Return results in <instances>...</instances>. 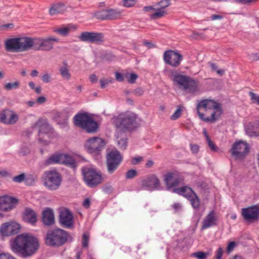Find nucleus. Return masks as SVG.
<instances>
[{"label":"nucleus","instance_id":"57","mask_svg":"<svg viewBox=\"0 0 259 259\" xmlns=\"http://www.w3.org/2000/svg\"><path fill=\"white\" fill-rule=\"evenodd\" d=\"M0 259H16L14 256L9 253H0Z\"/></svg>","mask_w":259,"mask_h":259},{"label":"nucleus","instance_id":"6","mask_svg":"<svg viewBox=\"0 0 259 259\" xmlns=\"http://www.w3.org/2000/svg\"><path fill=\"white\" fill-rule=\"evenodd\" d=\"M44 186L49 190L55 191L59 188L62 177L61 174L55 170L46 171L42 177Z\"/></svg>","mask_w":259,"mask_h":259},{"label":"nucleus","instance_id":"2","mask_svg":"<svg viewBox=\"0 0 259 259\" xmlns=\"http://www.w3.org/2000/svg\"><path fill=\"white\" fill-rule=\"evenodd\" d=\"M196 110L199 117L205 122H213L222 113L221 104L209 99L200 101Z\"/></svg>","mask_w":259,"mask_h":259},{"label":"nucleus","instance_id":"35","mask_svg":"<svg viewBox=\"0 0 259 259\" xmlns=\"http://www.w3.org/2000/svg\"><path fill=\"white\" fill-rule=\"evenodd\" d=\"M63 63L64 66L60 68V73L63 78L68 80L70 78L71 74L69 73L68 68H67V63L66 62H64Z\"/></svg>","mask_w":259,"mask_h":259},{"label":"nucleus","instance_id":"21","mask_svg":"<svg viewBox=\"0 0 259 259\" xmlns=\"http://www.w3.org/2000/svg\"><path fill=\"white\" fill-rule=\"evenodd\" d=\"M20 229V226L15 222H7L3 224L1 227V232L3 235L10 236L17 234Z\"/></svg>","mask_w":259,"mask_h":259},{"label":"nucleus","instance_id":"56","mask_svg":"<svg viewBox=\"0 0 259 259\" xmlns=\"http://www.w3.org/2000/svg\"><path fill=\"white\" fill-rule=\"evenodd\" d=\"M236 243L235 242H234V241L230 242L229 243V244L227 247V252L228 253L231 252L234 249V248L236 246Z\"/></svg>","mask_w":259,"mask_h":259},{"label":"nucleus","instance_id":"13","mask_svg":"<svg viewBox=\"0 0 259 259\" xmlns=\"http://www.w3.org/2000/svg\"><path fill=\"white\" fill-rule=\"evenodd\" d=\"M241 214L245 221L253 223L259 220V206L255 205L243 208L241 210Z\"/></svg>","mask_w":259,"mask_h":259},{"label":"nucleus","instance_id":"20","mask_svg":"<svg viewBox=\"0 0 259 259\" xmlns=\"http://www.w3.org/2000/svg\"><path fill=\"white\" fill-rule=\"evenodd\" d=\"M18 200L16 198L8 196H3L0 197V210L8 211L13 209Z\"/></svg>","mask_w":259,"mask_h":259},{"label":"nucleus","instance_id":"12","mask_svg":"<svg viewBox=\"0 0 259 259\" xmlns=\"http://www.w3.org/2000/svg\"><path fill=\"white\" fill-rule=\"evenodd\" d=\"M121 12L113 9H103L95 13L94 16L100 20H113L121 17Z\"/></svg>","mask_w":259,"mask_h":259},{"label":"nucleus","instance_id":"22","mask_svg":"<svg viewBox=\"0 0 259 259\" xmlns=\"http://www.w3.org/2000/svg\"><path fill=\"white\" fill-rule=\"evenodd\" d=\"M20 52L35 50V38L29 37H18Z\"/></svg>","mask_w":259,"mask_h":259},{"label":"nucleus","instance_id":"29","mask_svg":"<svg viewBox=\"0 0 259 259\" xmlns=\"http://www.w3.org/2000/svg\"><path fill=\"white\" fill-rule=\"evenodd\" d=\"M245 132L250 137H257L259 136V121H255L250 122L245 127Z\"/></svg>","mask_w":259,"mask_h":259},{"label":"nucleus","instance_id":"11","mask_svg":"<svg viewBox=\"0 0 259 259\" xmlns=\"http://www.w3.org/2000/svg\"><path fill=\"white\" fill-rule=\"evenodd\" d=\"M58 41L59 39L54 36L35 38V50L51 51L53 49L54 43Z\"/></svg>","mask_w":259,"mask_h":259},{"label":"nucleus","instance_id":"42","mask_svg":"<svg viewBox=\"0 0 259 259\" xmlns=\"http://www.w3.org/2000/svg\"><path fill=\"white\" fill-rule=\"evenodd\" d=\"M182 107L181 106L178 107L176 111L170 116V119L171 120H176L181 116L182 112Z\"/></svg>","mask_w":259,"mask_h":259},{"label":"nucleus","instance_id":"28","mask_svg":"<svg viewBox=\"0 0 259 259\" xmlns=\"http://www.w3.org/2000/svg\"><path fill=\"white\" fill-rule=\"evenodd\" d=\"M217 219L215 216V212L213 210L209 212V213L205 217L201 227L202 230H204L210 227L216 226Z\"/></svg>","mask_w":259,"mask_h":259},{"label":"nucleus","instance_id":"52","mask_svg":"<svg viewBox=\"0 0 259 259\" xmlns=\"http://www.w3.org/2000/svg\"><path fill=\"white\" fill-rule=\"evenodd\" d=\"M89 241V236L86 233H84L82 235V246L87 247L88 246Z\"/></svg>","mask_w":259,"mask_h":259},{"label":"nucleus","instance_id":"3","mask_svg":"<svg viewBox=\"0 0 259 259\" xmlns=\"http://www.w3.org/2000/svg\"><path fill=\"white\" fill-rule=\"evenodd\" d=\"M136 114L131 112L122 113L113 118V122L116 128L125 132L133 131L136 128L137 119Z\"/></svg>","mask_w":259,"mask_h":259},{"label":"nucleus","instance_id":"41","mask_svg":"<svg viewBox=\"0 0 259 259\" xmlns=\"http://www.w3.org/2000/svg\"><path fill=\"white\" fill-rule=\"evenodd\" d=\"M8 110H4L0 113V122L8 124L7 116L9 114L7 113Z\"/></svg>","mask_w":259,"mask_h":259},{"label":"nucleus","instance_id":"45","mask_svg":"<svg viewBox=\"0 0 259 259\" xmlns=\"http://www.w3.org/2000/svg\"><path fill=\"white\" fill-rule=\"evenodd\" d=\"M25 175L23 173L13 178L12 180L14 182L20 183L25 180Z\"/></svg>","mask_w":259,"mask_h":259},{"label":"nucleus","instance_id":"43","mask_svg":"<svg viewBox=\"0 0 259 259\" xmlns=\"http://www.w3.org/2000/svg\"><path fill=\"white\" fill-rule=\"evenodd\" d=\"M206 140L207 142L208 145L211 151L216 152L218 150V148L216 146L215 144L211 140L208 135H206Z\"/></svg>","mask_w":259,"mask_h":259},{"label":"nucleus","instance_id":"18","mask_svg":"<svg viewBox=\"0 0 259 259\" xmlns=\"http://www.w3.org/2000/svg\"><path fill=\"white\" fill-rule=\"evenodd\" d=\"M34 127L39 128V141L45 144H48L49 143L48 141L44 140V135L48 136V134L51 132L52 128L50 125L46 120L39 119L35 122L34 125Z\"/></svg>","mask_w":259,"mask_h":259},{"label":"nucleus","instance_id":"64","mask_svg":"<svg viewBox=\"0 0 259 259\" xmlns=\"http://www.w3.org/2000/svg\"><path fill=\"white\" fill-rule=\"evenodd\" d=\"M115 78L119 82H121L124 80V77L123 75L119 72H116L115 73Z\"/></svg>","mask_w":259,"mask_h":259},{"label":"nucleus","instance_id":"60","mask_svg":"<svg viewBox=\"0 0 259 259\" xmlns=\"http://www.w3.org/2000/svg\"><path fill=\"white\" fill-rule=\"evenodd\" d=\"M249 58L251 61H257L259 60V53H252L249 55Z\"/></svg>","mask_w":259,"mask_h":259},{"label":"nucleus","instance_id":"26","mask_svg":"<svg viewBox=\"0 0 259 259\" xmlns=\"http://www.w3.org/2000/svg\"><path fill=\"white\" fill-rule=\"evenodd\" d=\"M36 212L31 208L26 207L23 213V220L24 222L33 226L37 222Z\"/></svg>","mask_w":259,"mask_h":259},{"label":"nucleus","instance_id":"39","mask_svg":"<svg viewBox=\"0 0 259 259\" xmlns=\"http://www.w3.org/2000/svg\"><path fill=\"white\" fill-rule=\"evenodd\" d=\"M20 82L17 80L14 82H9L4 85V89L7 91H11L12 90H16L20 87Z\"/></svg>","mask_w":259,"mask_h":259},{"label":"nucleus","instance_id":"1","mask_svg":"<svg viewBox=\"0 0 259 259\" xmlns=\"http://www.w3.org/2000/svg\"><path fill=\"white\" fill-rule=\"evenodd\" d=\"M12 251L21 257L26 258L33 255L38 249V240L32 235L22 233L10 241Z\"/></svg>","mask_w":259,"mask_h":259},{"label":"nucleus","instance_id":"54","mask_svg":"<svg viewBox=\"0 0 259 259\" xmlns=\"http://www.w3.org/2000/svg\"><path fill=\"white\" fill-rule=\"evenodd\" d=\"M101 87L102 89H104L107 85L112 82V80L103 79H102L100 81Z\"/></svg>","mask_w":259,"mask_h":259},{"label":"nucleus","instance_id":"37","mask_svg":"<svg viewBox=\"0 0 259 259\" xmlns=\"http://www.w3.org/2000/svg\"><path fill=\"white\" fill-rule=\"evenodd\" d=\"M116 140L119 148L122 150H125L127 147V139L126 137L120 138L119 135L116 136Z\"/></svg>","mask_w":259,"mask_h":259},{"label":"nucleus","instance_id":"50","mask_svg":"<svg viewBox=\"0 0 259 259\" xmlns=\"http://www.w3.org/2000/svg\"><path fill=\"white\" fill-rule=\"evenodd\" d=\"M172 208L174 209L175 213H179L182 210V205L180 203H175L171 205Z\"/></svg>","mask_w":259,"mask_h":259},{"label":"nucleus","instance_id":"63","mask_svg":"<svg viewBox=\"0 0 259 259\" xmlns=\"http://www.w3.org/2000/svg\"><path fill=\"white\" fill-rule=\"evenodd\" d=\"M143 45L146 46L148 49H151L156 47L155 44L151 42L148 41L147 40L143 41Z\"/></svg>","mask_w":259,"mask_h":259},{"label":"nucleus","instance_id":"23","mask_svg":"<svg viewBox=\"0 0 259 259\" xmlns=\"http://www.w3.org/2000/svg\"><path fill=\"white\" fill-rule=\"evenodd\" d=\"M169 78L175 83L182 87H184L187 82L189 76L180 74L175 69H170L168 70Z\"/></svg>","mask_w":259,"mask_h":259},{"label":"nucleus","instance_id":"49","mask_svg":"<svg viewBox=\"0 0 259 259\" xmlns=\"http://www.w3.org/2000/svg\"><path fill=\"white\" fill-rule=\"evenodd\" d=\"M36 177L32 175H30L27 177H25V183L27 185H31L34 182V181L36 180Z\"/></svg>","mask_w":259,"mask_h":259},{"label":"nucleus","instance_id":"58","mask_svg":"<svg viewBox=\"0 0 259 259\" xmlns=\"http://www.w3.org/2000/svg\"><path fill=\"white\" fill-rule=\"evenodd\" d=\"M143 160V157L141 156H138L134 157L132 160V164L133 165H136L138 163L140 162Z\"/></svg>","mask_w":259,"mask_h":259},{"label":"nucleus","instance_id":"9","mask_svg":"<svg viewBox=\"0 0 259 259\" xmlns=\"http://www.w3.org/2000/svg\"><path fill=\"white\" fill-rule=\"evenodd\" d=\"M45 163L47 165L62 164L73 169H75L76 167L75 159L71 156L65 154L53 155L46 160Z\"/></svg>","mask_w":259,"mask_h":259},{"label":"nucleus","instance_id":"30","mask_svg":"<svg viewBox=\"0 0 259 259\" xmlns=\"http://www.w3.org/2000/svg\"><path fill=\"white\" fill-rule=\"evenodd\" d=\"M183 88L190 93H195L199 90L198 81L189 76Z\"/></svg>","mask_w":259,"mask_h":259},{"label":"nucleus","instance_id":"53","mask_svg":"<svg viewBox=\"0 0 259 259\" xmlns=\"http://www.w3.org/2000/svg\"><path fill=\"white\" fill-rule=\"evenodd\" d=\"M138 78V75L135 73H131L129 76H127V81L129 83H135L136 79Z\"/></svg>","mask_w":259,"mask_h":259},{"label":"nucleus","instance_id":"51","mask_svg":"<svg viewBox=\"0 0 259 259\" xmlns=\"http://www.w3.org/2000/svg\"><path fill=\"white\" fill-rule=\"evenodd\" d=\"M144 90L142 88H138L131 91V93L134 95L139 97L143 95Z\"/></svg>","mask_w":259,"mask_h":259},{"label":"nucleus","instance_id":"4","mask_svg":"<svg viewBox=\"0 0 259 259\" xmlns=\"http://www.w3.org/2000/svg\"><path fill=\"white\" fill-rule=\"evenodd\" d=\"M74 125L87 132L94 133L97 131L99 124L87 112L79 113L73 117Z\"/></svg>","mask_w":259,"mask_h":259},{"label":"nucleus","instance_id":"47","mask_svg":"<svg viewBox=\"0 0 259 259\" xmlns=\"http://www.w3.org/2000/svg\"><path fill=\"white\" fill-rule=\"evenodd\" d=\"M30 152V148L26 146H22L19 150V154L22 156H25L29 154Z\"/></svg>","mask_w":259,"mask_h":259},{"label":"nucleus","instance_id":"62","mask_svg":"<svg viewBox=\"0 0 259 259\" xmlns=\"http://www.w3.org/2000/svg\"><path fill=\"white\" fill-rule=\"evenodd\" d=\"M190 148L193 153H197L199 151V146L197 145L191 144Z\"/></svg>","mask_w":259,"mask_h":259},{"label":"nucleus","instance_id":"32","mask_svg":"<svg viewBox=\"0 0 259 259\" xmlns=\"http://www.w3.org/2000/svg\"><path fill=\"white\" fill-rule=\"evenodd\" d=\"M66 11V7L64 4L60 3L52 5L49 10L51 15H54L58 14H63Z\"/></svg>","mask_w":259,"mask_h":259},{"label":"nucleus","instance_id":"44","mask_svg":"<svg viewBox=\"0 0 259 259\" xmlns=\"http://www.w3.org/2000/svg\"><path fill=\"white\" fill-rule=\"evenodd\" d=\"M137 171L135 169L128 170L125 174V178L126 179H132L137 176Z\"/></svg>","mask_w":259,"mask_h":259},{"label":"nucleus","instance_id":"15","mask_svg":"<svg viewBox=\"0 0 259 259\" xmlns=\"http://www.w3.org/2000/svg\"><path fill=\"white\" fill-rule=\"evenodd\" d=\"M104 146V141L99 137L90 138L85 144V147L88 151L91 153L95 154H98Z\"/></svg>","mask_w":259,"mask_h":259},{"label":"nucleus","instance_id":"40","mask_svg":"<svg viewBox=\"0 0 259 259\" xmlns=\"http://www.w3.org/2000/svg\"><path fill=\"white\" fill-rule=\"evenodd\" d=\"M170 0H161L158 2L155 6L164 10V9L170 6Z\"/></svg>","mask_w":259,"mask_h":259},{"label":"nucleus","instance_id":"61","mask_svg":"<svg viewBox=\"0 0 259 259\" xmlns=\"http://www.w3.org/2000/svg\"><path fill=\"white\" fill-rule=\"evenodd\" d=\"M41 79L43 82L48 83L51 81V76L49 74L46 73L41 76Z\"/></svg>","mask_w":259,"mask_h":259},{"label":"nucleus","instance_id":"59","mask_svg":"<svg viewBox=\"0 0 259 259\" xmlns=\"http://www.w3.org/2000/svg\"><path fill=\"white\" fill-rule=\"evenodd\" d=\"M223 253V249L221 247H219L217 251L215 256V259H221Z\"/></svg>","mask_w":259,"mask_h":259},{"label":"nucleus","instance_id":"48","mask_svg":"<svg viewBox=\"0 0 259 259\" xmlns=\"http://www.w3.org/2000/svg\"><path fill=\"white\" fill-rule=\"evenodd\" d=\"M192 256L197 257L198 259H206L207 253L202 251H198L192 254Z\"/></svg>","mask_w":259,"mask_h":259},{"label":"nucleus","instance_id":"17","mask_svg":"<svg viewBox=\"0 0 259 259\" xmlns=\"http://www.w3.org/2000/svg\"><path fill=\"white\" fill-rule=\"evenodd\" d=\"M59 222L62 227L70 229L74 225L73 213L67 208L62 210L59 213Z\"/></svg>","mask_w":259,"mask_h":259},{"label":"nucleus","instance_id":"38","mask_svg":"<svg viewBox=\"0 0 259 259\" xmlns=\"http://www.w3.org/2000/svg\"><path fill=\"white\" fill-rule=\"evenodd\" d=\"M155 11H156V12L150 16V18L151 19L154 20L158 19L164 16L166 14V12L164 10L160 9L157 7L156 8V10H155Z\"/></svg>","mask_w":259,"mask_h":259},{"label":"nucleus","instance_id":"7","mask_svg":"<svg viewBox=\"0 0 259 259\" xmlns=\"http://www.w3.org/2000/svg\"><path fill=\"white\" fill-rule=\"evenodd\" d=\"M81 173L84 183L90 188H95L102 183L101 173L95 169L83 167L81 168Z\"/></svg>","mask_w":259,"mask_h":259},{"label":"nucleus","instance_id":"33","mask_svg":"<svg viewBox=\"0 0 259 259\" xmlns=\"http://www.w3.org/2000/svg\"><path fill=\"white\" fill-rule=\"evenodd\" d=\"M192 207L195 210H198L200 206V200L196 193H193L191 197L188 199Z\"/></svg>","mask_w":259,"mask_h":259},{"label":"nucleus","instance_id":"8","mask_svg":"<svg viewBox=\"0 0 259 259\" xmlns=\"http://www.w3.org/2000/svg\"><path fill=\"white\" fill-rule=\"evenodd\" d=\"M123 160V157L117 150L108 152L106 156V166L109 175L114 174L118 169Z\"/></svg>","mask_w":259,"mask_h":259},{"label":"nucleus","instance_id":"14","mask_svg":"<svg viewBox=\"0 0 259 259\" xmlns=\"http://www.w3.org/2000/svg\"><path fill=\"white\" fill-rule=\"evenodd\" d=\"M183 59L181 54L173 50L166 51L163 55V60L165 64L174 67H178Z\"/></svg>","mask_w":259,"mask_h":259},{"label":"nucleus","instance_id":"10","mask_svg":"<svg viewBox=\"0 0 259 259\" xmlns=\"http://www.w3.org/2000/svg\"><path fill=\"white\" fill-rule=\"evenodd\" d=\"M249 152V147L246 142L239 141L235 142L230 150L232 156L236 159L242 160Z\"/></svg>","mask_w":259,"mask_h":259},{"label":"nucleus","instance_id":"19","mask_svg":"<svg viewBox=\"0 0 259 259\" xmlns=\"http://www.w3.org/2000/svg\"><path fill=\"white\" fill-rule=\"evenodd\" d=\"M160 185V181L155 175L149 176L141 181L142 188L148 190L158 189Z\"/></svg>","mask_w":259,"mask_h":259},{"label":"nucleus","instance_id":"24","mask_svg":"<svg viewBox=\"0 0 259 259\" xmlns=\"http://www.w3.org/2000/svg\"><path fill=\"white\" fill-rule=\"evenodd\" d=\"M41 220L45 226L49 227L55 224V215L53 210L47 207L42 212Z\"/></svg>","mask_w":259,"mask_h":259},{"label":"nucleus","instance_id":"31","mask_svg":"<svg viewBox=\"0 0 259 259\" xmlns=\"http://www.w3.org/2000/svg\"><path fill=\"white\" fill-rule=\"evenodd\" d=\"M174 192L185 197L187 199H189L192 194L195 193L191 188L186 186L176 188L174 190Z\"/></svg>","mask_w":259,"mask_h":259},{"label":"nucleus","instance_id":"16","mask_svg":"<svg viewBox=\"0 0 259 259\" xmlns=\"http://www.w3.org/2000/svg\"><path fill=\"white\" fill-rule=\"evenodd\" d=\"M104 35L101 32L83 31L78 38L81 41L98 44L104 41Z\"/></svg>","mask_w":259,"mask_h":259},{"label":"nucleus","instance_id":"5","mask_svg":"<svg viewBox=\"0 0 259 259\" xmlns=\"http://www.w3.org/2000/svg\"><path fill=\"white\" fill-rule=\"evenodd\" d=\"M68 233L61 229L49 231L45 238V243L52 247H59L64 245L68 239Z\"/></svg>","mask_w":259,"mask_h":259},{"label":"nucleus","instance_id":"27","mask_svg":"<svg viewBox=\"0 0 259 259\" xmlns=\"http://www.w3.org/2000/svg\"><path fill=\"white\" fill-rule=\"evenodd\" d=\"M18 37L11 38L5 41V50L8 52H20Z\"/></svg>","mask_w":259,"mask_h":259},{"label":"nucleus","instance_id":"55","mask_svg":"<svg viewBox=\"0 0 259 259\" xmlns=\"http://www.w3.org/2000/svg\"><path fill=\"white\" fill-rule=\"evenodd\" d=\"M124 6L126 7H130L133 6L135 3V0H123V1Z\"/></svg>","mask_w":259,"mask_h":259},{"label":"nucleus","instance_id":"34","mask_svg":"<svg viewBox=\"0 0 259 259\" xmlns=\"http://www.w3.org/2000/svg\"><path fill=\"white\" fill-rule=\"evenodd\" d=\"M7 113L9 116H7L8 124H14L18 121L19 117L18 115L12 110H8Z\"/></svg>","mask_w":259,"mask_h":259},{"label":"nucleus","instance_id":"36","mask_svg":"<svg viewBox=\"0 0 259 259\" xmlns=\"http://www.w3.org/2000/svg\"><path fill=\"white\" fill-rule=\"evenodd\" d=\"M72 27V26L68 25L66 27L56 29L54 30V32L62 36H66L68 35Z\"/></svg>","mask_w":259,"mask_h":259},{"label":"nucleus","instance_id":"46","mask_svg":"<svg viewBox=\"0 0 259 259\" xmlns=\"http://www.w3.org/2000/svg\"><path fill=\"white\" fill-rule=\"evenodd\" d=\"M249 95L250 97V99L251 102L253 103H256L257 105H259V96L256 95V94L250 92L249 93Z\"/></svg>","mask_w":259,"mask_h":259},{"label":"nucleus","instance_id":"25","mask_svg":"<svg viewBox=\"0 0 259 259\" xmlns=\"http://www.w3.org/2000/svg\"><path fill=\"white\" fill-rule=\"evenodd\" d=\"M164 181L168 189L177 186L180 183V179L174 172H168L164 175Z\"/></svg>","mask_w":259,"mask_h":259}]
</instances>
